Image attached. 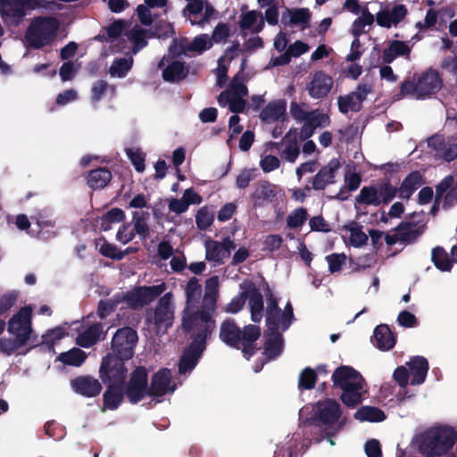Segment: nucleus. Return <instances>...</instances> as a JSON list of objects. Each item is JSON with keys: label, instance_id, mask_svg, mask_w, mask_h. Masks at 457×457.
<instances>
[{"label": "nucleus", "instance_id": "nucleus-1", "mask_svg": "<svg viewBox=\"0 0 457 457\" xmlns=\"http://www.w3.org/2000/svg\"><path fill=\"white\" fill-rule=\"evenodd\" d=\"M186 307L183 312L182 328L193 338L190 346L184 352L179 367L180 374L190 372L196 365L198 359L204 350L205 342L213 331V328H205L200 322L204 314V304L201 310H195L198 303L202 287L195 278L187 282L186 288Z\"/></svg>", "mask_w": 457, "mask_h": 457}, {"label": "nucleus", "instance_id": "nucleus-2", "mask_svg": "<svg viewBox=\"0 0 457 457\" xmlns=\"http://www.w3.org/2000/svg\"><path fill=\"white\" fill-rule=\"evenodd\" d=\"M293 320V307L290 303L281 310L275 298L272 296L269 298L266 309L267 340L264 351L269 359L277 357L282 352L281 333L290 327Z\"/></svg>", "mask_w": 457, "mask_h": 457}, {"label": "nucleus", "instance_id": "nucleus-3", "mask_svg": "<svg viewBox=\"0 0 457 457\" xmlns=\"http://www.w3.org/2000/svg\"><path fill=\"white\" fill-rule=\"evenodd\" d=\"M457 432L448 425H435L418 434L413 444L425 457H439L453 448Z\"/></svg>", "mask_w": 457, "mask_h": 457}, {"label": "nucleus", "instance_id": "nucleus-4", "mask_svg": "<svg viewBox=\"0 0 457 457\" xmlns=\"http://www.w3.org/2000/svg\"><path fill=\"white\" fill-rule=\"evenodd\" d=\"M32 308L25 306L15 313L8 321L7 331L10 337L0 338V351L7 355L17 353L32 337Z\"/></svg>", "mask_w": 457, "mask_h": 457}, {"label": "nucleus", "instance_id": "nucleus-5", "mask_svg": "<svg viewBox=\"0 0 457 457\" xmlns=\"http://www.w3.org/2000/svg\"><path fill=\"white\" fill-rule=\"evenodd\" d=\"M443 86L439 73L433 69L416 73L411 79L404 81L401 86L399 94L395 98L399 100L403 97L414 99H425L436 94Z\"/></svg>", "mask_w": 457, "mask_h": 457}, {"label": "nucleus", "instance_id": "nucleus-6", "mask_svg": "<svg viewBox=\"0 0 457 457\" xmlns=\"http://www.w3.org/2000/svg\"><path fill=\"white\" fill-rule=\"evenodd\" d=\"M336 386L342 390L341 400L348 407H354L362 401L364 379L349 366L337 368L332 376Z\"/></svg>", "mask_w": 457, "mask_h": 457}, {"label": "nucleus", "instance_id": "nucleus-7", "mask_svg": "<svg viewBox=\"0 0 457 457\" xmlns=\"http://www.w3.org/2000/svg\"><path fill=\"white\" fill-rule=\"evenodd\" d=\"M313 414L324 428L325 438L330 445H335L333 437L342 430L346 422L345 418H341L339 403L333 400L320 402L313 407Z\"/></svg>", "mask_w": 457, "mask_h": 457}, {"label": "nucleus", "instance_id": "nucleus-8", "mask_svg": "<svg viewBox=\"0 0 457 457\" xmlns=\"http://www.w3.org/2000/svg\"><path fill=\"white\" fill-rule=\"evenodd\" d=\"M58 22L53 18H37L29 25L26 40L28 44L35 48L49 45L56 36Z\"/></svg>", "mask_w": 457, "mask_h": 457}, {"label": "nucleus", "instance_id": "nucleus-9", "mask_svg": "<svg viewBox=\"0 0 457 457\" xmlns=\"http://www.w3.org/2000/svg\"><path fill=\"white\" fill-rule=\"evenodd\" d=\"M428 370L427 360L421 356H415L405 365L396 368L394 378L402 387H405L408 384L420 385L425 381Z\"/></svg>", "mask_w": 457, "mask_h": 457}, {"label": "nucleus", "instance_id": "nucleus-10", "mask_svg": "<svg viewBox=\"0 0 457 457\" xmlns=\"http://www.w3.org/2000/svg\"><path fill=\"white\" fill-rule=\"evenodd\" d=\"M174 304L171 293L165 294L158 302L154 312H148L146 321L157 334L163 333L172 325Z\"/></svg>", "mask_w": 457, "mask_h": 457}, {"label": "nucleus", "instance_id": "nucleus-11", "mask_svg": "<svg viewBox=\"0 0 457 457\" xmlns=\"http://www.w3.org/2000/svg\"><path fill=\"white\" fill-rule=\"evenodd\" d=\"M247 95V89L245 86L244 78L237 74L234 77L229 89L220 94L219 104L221 106H228L233 112H240L245 106V97Z\"/></svg>", "mask_w": 457, "mask_h": 457}, {"label": "nucleus", "instance_id": "nucleus-12", "mask_svg": "<svg viewBox=\"0 0 457 457\" xmlns=\"http://www.w3.org/2000/svg\"><path fill=\"white\" fill-rule=\"evenodd\" d=\"M396 190L389 184L364 187L355 198L356 205H379L390 202L395 195Z\"/></svg>", "mask_w": 457, "mask_h": 457}, {"label": "nucleus", "instance_id": "nucleus-13", "mask_svg": "<svg viewBox=\"0 0 457 457\" xmlns=\"http://www.w3.org/2000/svg\"><path fill=\"white\" fill-rule=\"evenodd\" d=\"M124 361L112 354L104 357L99 370L102 380L109 386H120L127 373Z\"/></svg>", "mask_w": 457, "mask_h": 457}, {"label": "nucleus", "instance_id": "nucleus-14", "mask_svg": "<svg viewBox=\"0 0 457 457\" xmlns=\"http://www.w3.org/2000/svg\"><path fill=\"white\" fill-rule=\"evenodd\" d=\"M137 343V332L130 328H122L115 333L112 340V350L114 356L129 360L134 355Z\"/></svg>", "mask_w": 457, "mask_h": 457}, {"label": "nucleus", "instance_id": "nucleus-15", "mask_svg": "<svg viewBox=\"0 0 457 457\" xmlns=\"http://www.w3.org/2000/svg\"><path fill=\"white\" fill-rule=\"evenodd\" d=\"M219 278L212 276L205 282V291L204 295V314L201 324L206 328H215V320L213 319L216 311V301L218 295Z\"/></svg>", "mask_w": 457, "mask_h": 457}, {"label": "nucleus", "instance_id": "nucleus-16", "mask_svg": "<svg viewBox=\"0 0 457 457\" xmlns=\"http://www.w3.org/2000/svg\"><path fill=\"white\" fill-rule=\"evenodd\" d=\"M71 326L72 333H77L76 343L81 347H90L100 338L102 326L92 322L89 316L82 321H72Z\"/></svg>", "mask_w": 457, "mask_h": 457}, {"label": "nucleus", "instance_id": "nucleus-17", "mask_svg": "<svg viewBox=\"0 0 457 457\" xmlns=\"http://www.w3.org/2000/svg\"><path fill=\"white\" fill-rule=\"evenodd\" d=\"M1 13L5 22L16 25L25 16V8H38L37 0H0Z\"/></svg>", "mask_w": 457, "mask_h": 457}, {"label": "nucleus", "instance_id": "nucleus-18", "mask_svg": "<svg viewBox=\"0 0 457 457\" xmlns=\"http://www.w3.org/2000/svg\"><path fill=\"white\" fill-rule=\"evenodd\" d=\"M166 289L165 283L156 286L140 287L132 289L123 296V302L131 308H139L153 302Z\"/></svg>", "mask_w": 457, "mask_h": 457}, {"label": "nucleus", "instance_id": "nucleus-19", "mask_svg": "<svg viewBox=\"0 0 457 457\" xmlns=\"http://www.w3.org/2000/svg\"><path fill=\"white\" fill-rule=\"evenodd\" d=\"M212 40L207 34L195 37L192 41L186 38L176 40L170 46V53L172 55L189 54L191 53L201 54L210 49Z\"/></svg>", "mask_w": 457, "mask_h": 457}, {"label": "nucleus", "instance_id": "nucleus-20", "mask_svg": "<svg viewBox=\"0 0 457 457\" xmlns=\"http://www.w3.org/2000/svg\"><path fill=\"white\" fill-rule=\"evenodd\" d=\"M372 91L371 86L361 84L358 86L355 91L337 99L339 112L346 114L350 112H355L361 110L362 102L367 96Z\"/></svg>", "mask_w": 457, "mask_h": 457}, {"label": "nucleus", "instance_id": "nucleus-21", "mask_svg": "<svg viewBox=\"0 0 457 457\" xmlns=\"http://www.w3.org/2000/svg\"><path fill=\"white\" fill-rule=\"evenodd\" d=\"M187 5L185 13L188 12V18L192 25H204L215 17L214 9L205 0H187Z\"/></svg>", "mask_w": 457, "mask_h": 457}, {"label": "nucleus", "instance_id": "nucleus-22", "mask_svg": "<svg viewBox=\"0 0 457 457\" xmlns=\"http://www.w3.org/2000/svg\"><path fill=\"white\" fill-rule=\"evenodd\" d=\"M177 388L170 370L161 369L155 372L149 386V395L154 397L171 395Z\"/></svg>", "mask_w": 457, "mask_h": 457}, {"label": "nucleus", "instance_id": "nucleus-23", "mask_svg": "<svg viewBox=\"0 0 457 457\" xmlns=\"http://www.w3.org/2000/svg\"><path fill=\"white\" fill-rule=\"evenodd\" d=\"M146 385L147 373L145 369L137 368L133 372L127 389V395L131 403H136L145 395H149V387Z\"/></svg>", "mask_w": 457, "mask_h": 457}, {"label": "nucleus", "instance_id": "nucleus-24", "mask_svg": "<svg viewBox=\"0 0 457 457\" xmlns=\"http://www.w3.org/2000/svg\"><path fill=\"white\" fill-rule=\"evenodd\" d=\"M240 290L247 293L248 305L251 312V320L253 322H260L263 316V301L262 295L251 281H244L240 284Z\"/></svg>", "mask_w": 457, "mask_h": 457}, {"label": "nucleus", "instance_id": "nucleus-25", "mask_svg": "<svg viewBox=\"0 0 457 457\" xmlns=\"http://www.w3.org/2000/svg\"><path fill=\"white\" fill-rule=\"evenodd\" d=\"M235 244L230 238H225L222 242L208 240L205 243V256L208 261L217 263L222 262L230 255Z\"/></svg>", "mask_w": 457, "mask_h": 457}, {"label": "nucleus", "instance_id": "nucleus-26", "mask_svg": "<svg viewBox=\"0 0 457 457\" xmlns=\"http://www.w3.org/2000/svg\"><path fill=\"white\" fill-rule=\"evenodd\" d=\"M428 145L445 161L450 162L457 157V138L451 137L445 142L442 136L436 135L428 139Z\"/></svg>", "mask_w": 457, "mask_h": 457}, {"label": "nucleus", "instance_id": "nucleus-27", "mask_svg": "<svg viewBox=\"0 0 457 457\" xmlns=\"http://www.w3.org/2000/svg\"><path fill=\"white\" fill-rule=\"evenodd\" d=\"M333 79L322 71L315 72L310 81L307 89L312 98L326 96L333 87Z\"/></svg>", "mask_w": 457, "mask_h": 457}, {"label": "nucleus", "instance_id": "nucleus-28", "mask_svg": "<svg viewBox=\"0 0 457 457\" xmlns=\"http://www.w3.org/2000/svg\"><path fill=\"white\" fill-rule=\"evenodd\" d=\"M72 389L79 395L86 397H94L100 394L102 386L100 382L88 376L79 377L71 382Z\"/></svg>", "mask_w": 457, "mask_h": 457}, {"label": "nucleus", "instance_id": "nucleus-29", "mask_svg": "<svg viewBox=\"0 0 457 457\" xmlns=\"http://www.w3.org/2000/svg\"><path fill=\"white\" fill-rule=\"evenodd\" d=\"M406 15V8L403 4L395 5L391 11L380 10L376 16L377 23L385 28H390L400 22Z\"/></svg>", "mask_w": 457, "mask_h": 457}, {"label": "nucleus", "instance_id": "nucleus-30", "mask_svg": "<svg viewBox=\"0 0 457 457\" xmlns=\"http://www.w3.org/2000/svg\"><path fill=\"white\" fill-rule=\"evenodd\" d=\"M340 167L337 159H332L328 165L324 166L314 177L312 187L314 189H323L328 184L334 182L335 173Z\"/></svg>", "mask_w": 457, "mask_h": 457}, {"label": "nucleus", "instance_id": "nucleus-31", "mask_svg": "<svg viewBox=\"0 0 457 457\" xmlns=\"http://www.w3.org/2000/svg\"><path fill=\"white\" fill-rule=\"evenodd\" d=\"M342 237L346 244L353 247H361L368 241V236L362 228L356 223H350L342 228Z\"/></svg>", "mask_w": 457, "mask_h": 457}, {"label": "nucleus", "instance_id": "nucleus-32", "mask_svg": "<svg viewBox=\"0 0 457 457\" xmlns=\"http://www.w3.org/2000/svg\"><path fill=\"white\" fill-rule=\"evenodd\" d=\"M220 338L229 346L240 348L241 331L233 320H227L221 323Z\"/></svg>", "mask_w": 457, "mask_h": 457}, {"label": "nucleus", "instance_id": "nucleus-33", "mask_svg": "<svg viewBox=\"0 0 457 457\" xmlns=\"http://www.w3.org/2000/svg\"><path fill=\"white\" fill-rule=\"evenodd\" d=\"M260 335V328L255 325L245 326L243 332H241L240 347H242V352L246 359L253 355V343L259 338Z\"/></svg>", "mask_w": 457, "mask_h": 457}, {"label": "nucleus", "instance_id": "nucleus-34", "mask_svg": "<svg viewBox=\"0 0 457 457\" xmlns=\"http://www.w3.org/2000/svg\"><path fill=\"white\" fill-rule=\"evenodd\" d=\"M374 344L381 351L392 349L395 344V338L386 325H378L374 330Z\"/></svg>", "mask_w": 457, "mask_h": 457}, {"label": "nucleus", "instance_id": "nucleus-35", "mask_svg": "<svg viewBox=\"0 0 457 457\" xmlns=\"http://www.w3.org/2000/svg\"><path fill=\"white\" fill-rule=\"evenodd\" d=\"M287 109V103L284 100H277L270 103L261 112V119L272 123L282 119Z\"/></svg>", "mask_w": 457, "mask_h": 457}, {"label": "nucleus", "instance_id": "nucleus-36", "mask_svg": "<svg viewBox=\"0 0 457 457\" xmlns=\"http://www.w3.org/2000/svg\"><path fill=\"white\" fill-rule=\"evenodd\" d=\"M263 23V18L261 12L248 11L242 14L240 27L242 29L258 33L262 30Z\"/></svg>", "mask_w": 457, "mask_h": 457}, {"label": "nucleus", "instance_id": "nucleus-37", "mask_svg": "<svg viewBox=\"0 0 457 457\" xmlns=\"http://www.w3.org/2000/svg\"><path fill=\"white\" fill-rule=\"evenodd\" d=\"M411 52L410 46L401 41H392L388 47L384 50L383 60L390 63L399 56H408Z\"/></svg>", "mask_w": 457, "mask_h": 457}, {"label": "nucleus", "instance_id": "nucleus-38", "mask_svg": "<svg viewBox=\"0 0 457 457\" xmlns=\"http://www.w3.org/2000/svg\"><path fill=\"white\" fill-rule=\"evenodd\" d=\"M422 176L420 172H411L402 183L398 192L399 196L408 199L412 193L421 185Z\"/></svg>", "mask_w": 457, "mask_h": 457}, {"label": "nucleus", "instance_id": "nucleus-39", "mask_svg": "<svg viewBox=\"0 0 457 457\" xmlns=\"http://www.w3.org/2000/svg\"><path fill=\"white\" fill-rule=\"evenodd\" d=\"M132 64L133 58L131 56L117 58L112 62L109 74L112 78H124L131 69Z\"/></svg>", "mask_w": 457, "mask_h": 457}, {"label": "nucleus", "instance_id": "nucleus-40", "mask_svg": "<svg viewBox=\"0 0 457 457\" xmlns=\"http://www.w3.org/2000/svg\"><path fill=\"white\" fill-rule=\"evenodd\" d=\"M112 179V174L107 169L100 168L91 170L87 176V185L94 188L104 187Z\"/></svg>", "mask_w": 457, "mask_h": 457}, {"label": "nucleus", "instance_id": "nucleus-41", "mask_svg": "<svg viewBox=\"0 0 457 457\" xmlns=\"http://www.w3.org/2000/svg\"><path fill=\"white\" fill-rule=\"evenodd\" d=\"M65 336H74V333H72L71 323H64L57 328L48 330L43 336V343L47 345H54L55 342L63 338Z\"/></svg>", "mask_w": 457, "mask_h": 457}, {"label": "nucleus", "instance_id": "nucleus-42", "mask_svg": "<svg viewBox=\"0 0 457 457\" xmlns=\"http://www.w3.org/2000/svg\"><path fill=\"white\" fill-rule=\"evenodd\" d=\"M361 12V15L352 25V33L355 37L366 32V29H369L374 22V16L367 7L362 8Z\"/></svg>", "mask_w": 457, "mask_h": 457}, {"label": "nucleus", "instance_id": "nucleus-43", "mask_svg": "<svg viewBox=\"0 0 457 457\" xmlns=\"http://www.w3.org/2000/svg\"><path fill=\"white\" fill-rule=\"evenodd\" d=\"M354 417L361 421L370 422H379L386 419V415L381 410L371 406L360 408L355 412Z\"/></svg>", "mask_w": 457, "mask_h": 457}, {"label": "nucleus", "instance_id": "nucleus-44", "mask_svg": "<svg viewBox=\"0 0 457 457\" xmlns=\"http://www.w3.org/2000/svg\"><path fill=\"white\" fill-rule=\"evenodd\" d=\"M86 358L87 354L84 351L72 348L59 354L57 360L66 365L80 366L86 361Z\"/></svg>", "mask_w": 457, "mask_h": 457}, {"label": "nucleus", "instance_id": "nucleus-45", "mask_svg": "<svg viewBox=\"0 0 457 457\" xmlns=\"http://www.w3.org/2000/svg\"><path fill=\"white\" fill-rule=\"evenodd\" d=\"M187 74V70L180 61L171 62L162 72L164 80L174 82L183 79Z\"/></svg>", "mask_w": 457, "mask_h": 457}, {"label": "nucleus", "instance_id": "nucleus-46", "mask_svg": "<svg viewBox=\"0 0 457 457\" xmlns=\"http://www.w3.org/2000/svg\"><path fill=\"white\" fill-rule=\"evenodd\" d=\"M122 401L120 386H109L104 395V410H115Z\"/></svg>", "mask_w": 457, "mask_h": 457}, {"label": "nucleus", "instance_id": "nucleus-47", "mask_svg": "<svg viewBox=\"0 0 457 457\" xmlns=\"http://www.w3.org/2000/svg\"><path fill=\"white\" fill-rule=\"evenodd\" d=\"M401 241L411 242L423 232V226L405 222L397 227Z\"/></svg>", "mask_w": 457, "mask_h": 457}, {"label": "nucleus", "instance_id": "nucleus-48", "mask_svg": "<svg viewBox=\"0 0 457 457\" xmlns=\"http://www.w3.org/2000/svg\"><path fill=\"white\" fill-rule=\"evenodd\" d=\"M96 247L102 255L108 258L120 260L125 255L123 252L119 251L115 245L108 243L104 238L96 240Z\"/></svg>", "mask_w": 457, "mask_h": 457}, {"label": "nucleus", "instance_id": "nucleus-49", "mask_svg": "<svg viewBox=\"0 0 457 457\" xmlns=\"http://www.w3.org/2000/svg\"><path fill=\"white\" fill-rule=\"evenodd\" d=\"M287 18H288L290 24L299 26L303 29L309 22L310 12L307 9L288 11L287 15H284L283 20H286Z\"/></svg>", "mask_w": 457, "mask_h": 457}, {"label": "nucleus", "instance_id": "nucleus-50", "mask_svg": "<svg viewBox=\"0 0 457 457\" xmlns=\"http://www.w3.org/2000/svg\"><path fill=\"white\" fill-rule=\"evenodd\" d=\"M432 261L436 267L442 271H449L452 269V262L447 253L441 247H436L432 251Z\"/></svg>", "mask_w": 457, "mask_h": 457}, {"label": "nucleus", "instance_id": "nucleus-51", "mask_svg": "<svg viewBox=\"0 0 457 457\" xmlns=\"http://www.w3.org/2000/svg\"><path fill=\"white\" fill-rule=\"evenodd\" d=\"M123 219L124 212L120 209H112L101 218L100 227L103 230H109L112 223L120 222Z\"/></svg>", "mask_w": 457, "mask_h": 457}, {"label": "nucleus", "instance_id": "nucleus-52", "mask_svg": "<svg viewBox=\"0 0 457 457\" xmlns=\"http://www.w3.org/2000/svg\"><path fill=\"white\" fill-rule=\"evenodd\" d=\"M129 41L133 45V52L136 54L146 44L145 30L138 26L134 27L128 34Z\"/></svg>", "mask_w": 457, "mask_h": 457}, {"label": "nucleus", "instance_id": "nucleus-53", "mask_svg": "<svg viewBox=\"0 0 457 457\" xmlns=\"http://www.w3.org/2000/svg\"><path fill=\"white\" fill-rule=\"evenodd\" d=\"M127 155L138 172L145 170V155L138 148H128L126 150Z\"/></svg>", "mask_w": 457, "mask_h": 457}, {"label": "nucleus", "instance_id": "nucleus-54", "mask_svg": "<svg viewBox=\"0 0 457 457\" xmlns=\"http://www.w3.org/2000/svg\"><path fill=\"white\" fill-rule=\"evenodd\" d=\"M214 216L207 207L201 208L195 216L197 227L200 229H205L210 227L213 221Z\"/></svg>", "mask_w": 457, "mask_h": 457}, {"label": "nucleus", "instance_id": "nucleus-55", "mask_svg": "<svg viewBox=\"0 0 457 457\" xmlns=\"http://www.w3.org/2000/svg\"><path fill=\"white\" fill-rule=\"evenodd\" d=\"M279 159L272 154H263L261 155L260 167L264 172H270L279 167Z\"/></svg>", "mask_w": 457, "mask_h": 457}, {"label": "nucleus", "instance_id": "nucleus-56", "mask_svg": "<svg viewBox=\"0 0 457 457\" xmlns=\"http://www.w3.org/2000/svg\"><path fill=\"white\" fill-rule=\"evenodd\" d=\"M307 213L303 208L293 211L287 217V226L290 228L301 227L306 220Z\"/></svg>", "mask_w": 457, "mask_h": 457}, {"label": "nucleus", "instance_id": "nucleus-57", "mask_svg": "<svg viewBox=\"0 0 457 457\" xmlns=\"http://www.w3.org/2000/svg\"><path fill=\"white\" fill-rule=\"evenodd\" d=\"M315 380V372L312 369L306 368L299 376V386L304 389H311L314 386Z\"/></svg>", "mask_w": 457, "mask_h": 457}, {"label": "nucleus", "instance_id": "nucleus-58", "mask_svg": "<svg viewBox=\"0 0 457 457\" xmlns=\"http://www.w3.org/2000/svg\"><path fill=\"white\" fill-rule=\"evenodd\" d=\"M247 293L240 290L239 295H236L225 307V312L229 313L238 312L244 306Z\"/></svg>", "mask_w": 457, "mask_h": 457}, {"label": "nucleus", "instance_id": "nucleus-59", "mask_svg": "<svg viewBox=\"0 0 457 457\" xmlns=\"http://www.w3.org/2000/svg\"><path fill=\"white\" fill-rule=\"evenodd\" d=\"M346 256L344 253H334L327 256V262L331 272L339 271L345 263Z\"/></svg>", "mask_w": 457, "mask_h": 457}, {"label": "nucleus", "instance_id": "nucleus-60", "mask_svg": "<svg viewBox=\"0 0 457 457\" xmlns=\"http://www.w3.org/2000/svg\"><path fill=\"white\" fill-rule=\"evenodd\" d=\"M231 57L222 56L218 61V67L216 69L217 83L222 87L226 82L227 63L230 61Z\"/></svg>", "mask_w": 457, "mask_h": 457}, {"label": "nucleus", "instance_id": "nucleus-61", "mask_svg": "<svg viewBox=\"0 0 457 457\" xmlns=\"http://www.w3.org/2000/svg\"><path fill=\"white\" fill-rule=\"evenodd\" d=\"M309 120L315 128H323L329 125L330 119L327 113L314 111L310 113Z\"/></svg>", "mask_w": 457, "mask_h": 457}, {"label": "nucleus", "instance_id": "nucleus-62", "mask_svg": "<svg viewBox=\"0 0 457 457\" xmlns=\"http://www.w3.org/2000/svg\"><path fill=\"white\" fill-rule=\"evenodd\" d=\"M290 112L295 120L300 121L309 120L311 113L308 112L306 105H300L295 102L291 103Z\"/></svg>", "mask_w": 457, "mask_h": 457}, {"label": "nucleus", "instance_id": "nucleus-63", "mask_svg": "<svg viewBox=\"0 0 457 457\" xmlns=\"http://www.w3.org/2000/svg\"><path fill=\"white\" fill-rule=\"evenodd\" d=\"M79 65L75 62H64L60 69V77L62 81L71 80L77 71L79 70Z\"/></svg>", "mask_w": 457, "mask_h": 457}, {"label": "nucleus", "instance_id": "nucleus-64", "mask_svg": "<svg viewBox=\"0 0 457 457\" xmlns=\"http://www.w3.org/2000/svg\"><path fill=\"white\" fill-rule=\"evenodd\" d=\"M78 99V92L75 89H68L60 93L56 96L55 103L57 105L64 106Z\"/></svg>", "mask_w": 457, "mask_h": 457}]
</instances>
